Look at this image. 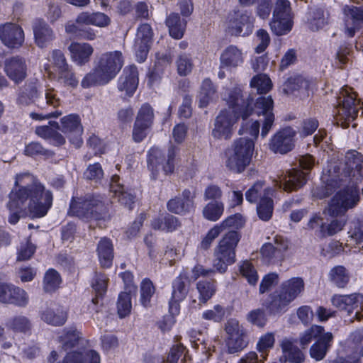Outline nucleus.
Segmentation results:
<instances>
[{
	"label": "nucleus",
	"instance_id": "50",
	"mask_svg": "<svg viewBox=\"0 0 363 363\" xmlns=\"http://www.w3.org/2000/svg\"><path fill=\"white\" fill-rule=\"evenodd\" d=\"M7 325L13 331L23 333L29 331L31 327L30 320L24 315H16L11 318Z\"/></svg>",
	"mask_w": 363,
	"mask_h": 363
},
{
	"label": "nucleus",
	"instance_id": "4",
	"mask_svg": "<svg viewBox=\"0 0 363 363\" xmlns=\"http://www.w3.org/2000/svg\"><path fill=\"white\" fill-rule=\"evenodd\" d=\"M123 63V54L120 51L103 53L94 68L82 79V86L87 89L108 84L116 77Z\"/></svg>",
	"mask_w": 363,
	"mask_h": 363
},
{
	"label": "nucleus",
	"instance_id": "28",
	"mask_svg": "<svg viewBox=\"0 0 363 363\" xmlns=\"http://www.w3.org/2000/svg\"><path fill=\"white\" fill-rule=\"evenodd\" d=\"M288 248L286 243L281 245L271 243L264 244L261 248V255L264 262L268 264H275L281 262L285 257Z\"/></svg>",
	"mask_w": 363,
	"mask_h": 363
},
{
	"label": "nucleus",
	"instance_id": "23",
	"mask_svg": "<svg viewBox=\"0 0 363 363\" xmlns=\"http://www.w3.org/2000/svg\"><path fill=\"white\" fill-rule=\"evenodd\" d=\"M194 195L191 191L185 189L180 196L168 201L167 208L175 214H186L194 209Z\"/></svg>",
	"mask_w": 363,
	"mask_h": 363
},
{
	"label": "nucleus",
	"instance_id": "31",
	"mask_svg": "<svg viewBox=\"0 0 363 363\" xmlns=\"http://www.w3.org/2000/svg\"><path fill=\"white\" fill-rule=\"evenodd\" d=\"M110 192L113 194V196L118 199V202L122 205L130 209L132 208L135 197L130 193L125 191L124 186L121 184L120 178L117 175H114L111 178Z\"/></svg>",
	"mask_w": 363,
	"mask_h": 363
},
{
	"label": "nucleus",
	"instance_id": "15",
	"mask_svg": "<svg viewBox=\"0 0 363 363\" xmlns=\"http://www.w3.org/2000/svg\"><path fill=\"white\" fill-rule=\"evenodd\" d=\"M306 182V173L296 169L278 174L274 180L276 186L289 192L301 188Z\"/></svg>",
	"mask_w": 363,
	"mask_h": 363
},
{
	"label": "nucleus",
	"instance_id": "63",
	"mask_svg": "<svg viewBox=\"0 0 363 363\" xmlns=\"http://www.w3.org/2000/svg\"><path fill=\"white\" fill-rule=\"evenodd\" d=\"M274 341V335L272 333H267L259 338L257 349L261 352V357L263 359L267 358V351L273 347Z\"/></svg>",
	"mask_w": 363,
	"mask_h": 363
},
{
	"label": "nucleus",
	"instance_id": "39",
	"mask_svg": "<svg viewBox=\"0 0 363 363\" xmlns=\"http://www.w3.org/2000/svg\"><path fill=\"white\" fill-rule=\"evenodd\" d=\"M196 289L199 294V308L206 305L207 302L216 294L217 286L216 281L203 280L196 284Z\"/></svg>",
	"mask_w": 363,
	"mask_h": 363
},
{
	"label": "nucleus",
	"instance_id": "33",
	"mask_svg": "<svg viewBox=\"0 0 363 363\" xmlns=\"http://www.w3.org/2000/svg\"><path fill=\"white\" fill-rule=\"evenodd\" d=\"M76 22L81 25H92L104 28L111 23V18L101 12H82L77 17Z\"/></svg>",
	"mask_w": 363,
	"mask_h": 363
},
{
	"label": "nucleus",
	"instance_id": "17",
	"mask_svg": "<svg viewBox=\"0 0 363 363\" xmlns=\"http://www.w3.org/2000/svg\"><path fill=\"white\" fill-rule=\"evenodd\" d=\"M152 35L150 25L143 24L138 28L134 44L138 62H143L146 60L152 44Z\"/></svg>",
	"mask_w": 363,
	"mask_h": 363
},
{
	"label": "nucleus",
	"instance_id": "53",
	"mask_svg": "<svg viewBox=\"0 0 363 363\" xmlns=\"http://www.w3.org/2000/svg\"><path fill=\"white\" fill-rule=\"evenodd\" d=\"M225 308L220 304L215 305L212 308L202 313V318L214 323H220L225 316Z\"/></svg>",
	"mask_w": 363,
	"mask_h": 363
},
{
	"label": "nucleus",
	"instance_id": "56",
	"mask_svg": "<svg viewBox=\"0 0 363 363\" xmlns=\"http://www.w3.org/2000/svg\"><path fill=\"white\" fill-rule=\"evenodd\" d=\"M155 289L152 282L148 279H144L140 284V302L145 307L150 305L151 298L155 294Z\"/></svg>",
	"mask_w": 363,
	"mask_h": 363
},
{
	"label": "nucleus",
	"instance_id": "10",
	"mask_svg": "<svg viewBox=\"0 0 363 363\" xmlns=\"http://www.w3.org/2000/svg\"><path fill=\"white\" fill-rule=\"evenodd\" d=\"M179 148L171 145L167 155H164L160 149L153 147L147 152V167L152 172V177L155 178L160 171L165 174L173 172L174 169L175 157Z\"/></svg>",
	"mask_w": 363,
	"mask_h": 363
},
{
	"label": "nucleus",
	"instance_id": "57",
	"mask_svg": "<svg viewBox=\"0 0 363 363\" xmlns=\"http://www.w3.org/2000/svg\"><path fill=\"white\" fill-rule=\"evenodd\" d=\"M29 303L28 294L23 289L16 286L11 293L8 304H13L18 307L24 308Z\"/></svg>",
	"mask_w": 363,
	"mask_h": 363
},
{
	"label": "nucleus",
	"instance_id": "64",
	"mask_svg": "<svg viewBox=\"0 0 363 363\" xmlns=\"http://www.w3.org/2000/svg\"><path fill=\"white\" fill-rule=\"evenodd\" d=\"M245 219L242 216L240 213L234 214L228 216L221 223L216 224L220 227V230L223 232L227 228H238L243 225Z\"/></svg>",
	"mask_w": 363,
	"mask_h": 363
},
{
	"label": "nucleus",
	"instance_id": "21",
	"mask_svg": "<svg viewBox=\"0 0 363 363\" xmlns=\"http://www.w3.org/2000/svg\"><path fill=\"white\" fill-rule=\"evenodd\" d=\"M0 38L8 48H16L24 42V33L18 25L7 23L0 27Z\"/></svg>",
	"mask_w": 363,
	"mask_h": 363
},
{
	"label": "nucleus",
	"instance_id": "7",
	"mask_svg": "<svg viewBox=\"0 0 363 363\" xmlns=\"http://www.w3.org/2000/svg\"><path fill=\"white\" fill-rule=\"evenodd\" d=\"M255 150L253 139L240 138L225 152V165L234 172H242L250 164Z\"/></svg>",
	"mask_w": 363,
	"mask_h": 363
},
{
	"label": "nucleus",
	"instance_id": "40",
	"mask_svg": "<svg viewBox=\"0 0 363 363\" xmlns=\"http://www.w3.org/2000/svg\"><path fill=\"white\" fill-rule=\"evenodd\" d=\"M166 25L169 28V35L175 39H181L184 33L186 21L181 19L178 13H172L166 18Z\"/></svg>",
	"mask_w": 363,
	"mask_h": 363
},
{
	"label": "nucleus",
	"instance_id": "6",
	"mask_svg": "<svg viewBox=\"0 0 363 363\" xmlns=\"http://www.w3.org/2000/svg\"><path fill=\"white\" fill-rule=\"evenodd\" d=\"M274 102L270 96L257 98L255 104V112L263 119L259 121H243L238 133L240 135L249 134L254 139H257L259 132L260 122H262L261 136L265 138L272 129L274 114L273 113Z\"/></svg>",
	"mask_w": 363,
	"mask_h": 363
},
{
	"label": "nucleus",
	"instance_id": "55",
	"mask_svg": "<svg viewBox=\"0 0 363 363\" xmlns=\"http://www.w3.org/2000/svg\"><path fill=\"white\" fill-rule=\"evenodd\" d=\"M324 331L322 326L313 325L300 335V344L302 347H306L313 339L319 338Z\"/></svg>",
	"mask_w": 363,
	"mask_h": 363
},
{
	"label": "nucleus",
	"instance_id": "37",
	"mask_svg": "<svg viewBox=\"0 0 363 363\" xmlns=\"http://www.w3.org/2000/svg\"><path fill=\"white\" fill-rule=\"evenodd\" d=\"M306 26L312 31L323 28L328 23V15L322 9H312L306 13Z\"/></svg>",
	"mask_w": 363,
	"mask_h": 363
},
{
	"label": "nucleus",
	"instance_id": "51",
	"mask_svg": "<svg viewBox=\"0 0 363 363\" xmlns=\"http://www.w3.org/2000/svg\"><path fill=\"white\" fill-rule=\"evenodd\" d=\"M274 209L273 201L268 197H262L257 206V212L259 218L264 220H269L272 216Z\"/></svg>",
	"mask_w": 363,
	"mask_h": 363
},
{
	"label": "nucleus",
	"instance_id": "20",
	"mask_svg": "<svg viewBox=\"0 0 363 363\" xmlns=\"http://www.w3.org/2000/svg\"><path fill=\"white\" fill-rule=\"evenodd\" d=\"M138 71L135 65L126 67L118 79L117 88L121 95L130 97L138 85Z\"/></svg>",
	"mask_w": 363,
	"mask_h": 363
},
{
	"label": "nucleus",
	"instance_id": "46",
	"mask_svg": "<svg viewBox=\"0 0 363 363\" xmlns=\"http://www.w3.org/2000/svg\"><path fill=\"white\" fill-rule=\"evenodd\" d=\"M224 212V204L220 201H212L208 203L203 208V216L208 220H218Z\"/></svg>",
	"mask_w": 363,
	"mask_h": 363
},
{
	"label": "nucleus",
	"instance_id": "13",
	"mask_svg": "<svg viewBox=\"0 0 363 363\" xmlns=\"http://www.w3.org/2000/svg\"><path fill=\"white\" fill-rule=\"evenodd\" d=\"M350 91L351 89H342L339 106L336 108V123L344 128L348 127L350 122L356 118L358 112L356 96Z\"/></svg>",
	"mask_w": 363,
	"mask_h": 363
},
{
	"label": "nucleus",
	"instance_id": "14",
	"mask_svg": "<svg viewBox=\"0 0 363 363\" xmlns=\"http://www.w3.org/2000/svg\"><path fill=\"white\" fill-rule=\"evenodd\" d=\"M60 122V127L57 122H50V124L61 130L67 135L71 143L79 147L82 143L81 135L83 132L79 116L77 114H69L62 118Z\"/></svg>",
	"mask_w": 363,
	"mask_h": 363
},
{
	"label": "nucleus",
	"instance_id": "1",
	"mask_svg": "<svg viewBox=\"0 0 363 363\" xmlns=\"http://www.w3.org/2000/svg\"><path fill=\"white\" fill-rule=\"evenodd\" d=\"M341 174H336V167L328 169V175L322 178L325 186L319 196L320 199L330 195L336 189L343 186L331 199L324 213L340 216L357 206L359 201V178L363 177V155L356 150L348 151L345 157Z\"/></svg>",
	"mask_w": 363,
	"mask_h": 363
},
{
	"label": "nucleus",
	"instance_id": "47",
	"mask_svg": "<svg viewBox=\"0 0 363 363\" xmlns=\"http://www.w3.org/2000/svg\"><path fill=\"white\" fill-rule=\"evenodd\" d=\"M329 277L330 281L340 288L345 287L350 281L349 272L343 266L333 267L329 273Z\"/></svg>",
	"mask_w": 363,
	"mask_h": 363
},
{
	"label": "nucleus",
	"instance_id": "32",
	"mask_svg": "<svg viewBox=\"0 0 363 363\" xmlns=\"http://www.w3.org/2000/svg\"><path fill=\"white\" fill-rule=\"evenodd\" d=\"M40 317L44 322L49 325L60 326L66 322L67 312L61 306L48 307L42 311Z\"/></svg>",
	"mask_w": 363,
	"mask_h": 363
},
{
	"label": "nucleus",
	"instance_id": "52",
	"mask_svg": "<svg viewBox=\"0 0 363 363\" xmlns=\"http://www.w3.org/2000/svg\"><path fill=\"white\" fill-rule=\"evenodd\" d=\"M250 86L257 89L259 94H265L272 87V81L266 74H257L255 76L251 82Z\"/></svg>",
	"mask_w": 363,
	"mask_h": 363
},
{
	"label": "nucleus",
	"instance_id": "44",
	"mask_svg": "<svg viewBox=\"0 0 363 363\" xmlns=\"http://www.w3.org/2000/svg\"><path fill=\"white\" fill-rule=\"evenodd\" d=\"M217 98L218 95L212 82L208 79H204L199 95V106L206 107Z\"/></svg>",
	"mask_w": 363,
	"mask_h": 363
},
{
	"label": "nucleus",
	"instance_id": "27",
	"mask_svg": "<svg viewBox=\"0 0 363 363\" xmlns=\"http://www.w3.org/2000/svg\"><path fill=\"white\" fill-rule=\"evenodd\" d=\"M33 30L35 43L40 48L46 47L55 38L52 28L41 19L33 22Z\"/></svg>",
	"mask_w": 363,
	"mask_h": 363
},
{
	"label": "nucleus",
	"instance_id": "61",
	"mask_svg": "<svg viewBox=\"0 0 363 363\" xmlns=\"http://www.w3.org/2000/svg\"><path fill=\"white\" fill-rule=\"evenodd\" d=\"M176 63L178 74L181 76H186L192 71L194 64L191 57L186 54L180 55Z\"/></svg>",
	"mask_w": 363,
	"mask_h": 363
},
{
	"label": "nucleus",
	"instance_id": "8",
	"mask_svg": "<svg viewBox=\"0 0 363 363\" xmlns=\"http://www.w3.org/2000/svg\"><path fill=\"white\" fill-rule=\"evenodd\" d=\"M304 286L301 277H292L282 282L279 291L272 296V301L267 306L269 311L272 314L284 311L286 306L303 291Z\"/></svg>",
	"mask_w": 363,
	"mask_h": 363
},
{
	"label": "nucleus",
	"instance_id": "29",
	"mask_svg": "<svg viewBox=\"0 0 363 363\" xmlns=\"http://www.w3.org/2000/svg\"><path fill=\"white\" fill-rule=\"evenodd\" d=\"M254 18L247 13H242L233 21H230L229 29L232 35H248L253 28Z\"/></svg>",
	"mask_w": 363,
	"mask_h": 363
},
{
	"label": "nucleus",
	"instance_id": "30",
	"mask_svg": "<svg viewBox=\"0 0 363 363\" xmlns=\"http://www.w3.org/2000/svg\"><path fill=\"white\" fill-rule=\"evenodd\" d=\"M312 85V82L301 76H298L289 78L284 84V90L287 94L298 91L300 97L304 98L309 96V91Z\"/></svg>",
	"mask_w": 363,
	"mask_h": 363
},
{
	"label": "nucleus",
	"instance_id": "49",
	"mask_svg": "<svg viewBox=\"0 0 363 363\" xmlns=\"http://www.w3.org/2000/svg\"><path fill=\"white\" fill-rule=\"evenodd\" d=\"M61 284V277L60 274L53 269H49L43 279V288L46 292L55 291Z\"/></svg>",
	"mask_w": 363,
	"mask_h": 363
},
{
	"label": "nucleus",
	"instance_id": "11",
	"mask_svg": "<svg viewBox=\"0 0 363 363\" xmlns=\"http://www.w3.org/2000/svg\"><path fill=\"white\" fill-rule=\"evenodd\" d=\"M68 213L86 221L99 220L105 218L106 208L100 200L95 198L72 199Z\"/></svg>",
	"mask_w": 363,
	"mask_h": 363
},
{
	"label": "nucleus",
	"instance_id": "18",
	"mask_svg": "<svg viewBox=\"0 0 363 363\" xmlns=\"http://www.w3.org/2000/svg\"><path fill=\"white\" fill-rule=\"evenodd\" d=\"M246 53L236 45L226 47L220 56V68L232 72L241 67L245 60Z\"/></svg>",
	"mask_w": 363,
	"mask_h": 363
},
{
	"label": "nucleus",
	"instance_id": "22",
	"mask_svg": "<svg viewBox=\"0 0 363 363\" xmlns=\"http://www.w3.org/2000/svg\"><path fill=\"white\" fill-rule=\"evenodd\" d=\"M4 71L8 77L18 84L26 77L27 66L23 58L19 56L7 58L4 64Z\"/></svg>",
	"mask_w": 363,
	"mask_h": 363
},
{
	"label": "nucleus",
	"instance_id": "43",
	"mask_svg": "<svg viewBox=\"0 0 363 363\" xmlns=\"http://www.w3.org/2000/svg\"><path fill=\"white\" fill-rule=\"evenodd\" d=\"M345 214V213L340 216H335L334 217H342ZM331 216L333 217V216ZM346 223L347 219L345 218H334L329 223H325V225H322L318 230L319 236L322 238L333 236L342 231Z\"/></svg>",
	"mask_w": 363,
	"mask_h": 363
},
{
	"label": "nucleus",
	"instance_id": "54",
	"mask_svg": "<svg viewBox=\"0 0 363 363\" xmlns=\"http://www.w3.org/2000/svg\"><path fill=\"white\" fill-rule=\"evenodd\" d=\"M129 292H121L118 296L117 308L118 313L120 318H124L128 315L131 311L132 303L131 296Z\"/></svg>",
	"mask_w": 363,
	"mask_h": 363
},
{
	"label": "nucleus",
	"instance_id": "62",
	"mask_svg": "<svg viewBox=\"0 0 363 363\" xmlns=\"http://www.w3.org/2000/svg\"><path fill=\"white\" fill-rule=\"evenodd\" d=\"M49 60L51 62L53 69L52 72H55L69 66L64 53L60 50H53L50 52Z\"/></svg>",
	"mask_w": 363,
	"mask_h": 363
},
{
	"label": "nucleus",
	"instance_id": "16",
	"mask_svg": "<svg viewBox=\"0 0 363 363\" xmlns=\"http://www.w3.org/2000/svg\"><path fill=\"white\" fill-rule=\"evenodd\" d=\"M344 14V32L350 38L363 28V6H345L342 8Z\"/></svg>",
	"mask_w": 363,
	"mask_h": 363
},
{
	"label": "nucleus",
	"instance_id": "41",
	"mask_svg": "<svg viewBox=\"0 0 363 363\" xmlns=\"http://www.w3.org/2000/svg\"><path fill=\"white\" fill-rule=\"evenodd\" d=\"M108 278L103 273L96 272L91 281V287L96 293V298L91 300V306H89L90 313L96 310L94 308L98 303V297L103 296L106 292Z\"/></svg>",
	"mask_w": 363,
	"mask_h": 363
},
{
	"label": "nucleus",
	"instance_id": "19",
	"mask_svg": "<svg viewBox=\"0 0 363 363\" xmlns=\"http://www.w3.org/2000/svg\"><path fill=\"white\" fill-rule=\"evenodd\" d=\"M295 134V131L289 127L277 132L270 140L269 149L274 153H287L294 146Z\"/></svg>",
	"mask_w": 363,
	"mask_h": 363
},
{
	"label": "nucleus",
	"instance_id": "34",
	"mask_svg": "<svg viewBox=\"0 0 363 363\" xmlns=\"http://www.w3.org/2000/svg\"><path fill=\"white\" fill-rule=\"evenodd\" d=\"M296 340L285 337L280 344L284 357L291 363H302L304 361V354L295 345Z\"/></svg>",
	"mask_w": 363,
	"mask_h": 363
},
{
	"label": "nucleus",
	"instance_id": "36",
	"mask_svg": "<svg viewBox=\"0 0 363 363\" xmlns=\"http://www.w3.org/2000/svg\"><path fill=\"white\" fill-rule=\"evenodd\" d=\"M333 336L331 333H323L310 349L311 357L316 361L322 360L331 346Z\"/></svg>",
	"mask_w": 363,
	"mask_h": 363
},
{
	"label": "nucleus",
	"instance_id": "9",
	"mask_svg": "<svg viewBox=\"0 0 363 363\" xmlns=\"http://www.w3.org/2000/svg\"><path fill=\"white\" fill-rule=\"evenodd\" d=\"M240 236L237 231L226 233L215 248L213 267L220 273H224L229 265L235 262V248Z\"/></svg>",
	"mask_w": 363,
	"mask_h": 363
},
{
	"label": "nucleus",
	"instance_id": "3",
	"mask_svg": "<svg viewBox=\"0 0 363 363\" xmlns=\"http://www.w3.org/2000/svg\"><path fill=\"white\" fill-rule=\"evenodd\" d=\"M223 98L228 107L220 111L216 117L212 135L217 139L228 140L232 137L233 127L240 117L245 121L252 114V109L248 102L244 100L240 86L226 89Z\"/></svg>",
	"mask_w": 363,
	"mask_h": 363
},
{
	"label": "nucleus",
	"instance_id": "60",
	"mask_svg": "<svg viewBox=\"0 0 363 363\" xmlns=\"http://www.w3.org/2000/svg\"><path fill=\"white\" fill-rule=\"evenodd\" d=\"M154 113L152 107L145 104L139 109L135 121L151 127L153 123Z\"/></svg>",
	"mask_w": 363,
	"mask_h": 363
},
{
	"label": "nucleus",
	"instance_id": "2",
	"mask_svg": "<svg viewBox=\"0 0 363 363\" xmlns=\"http://www.w3.org/2000/svg\"><path fill=\"white\" fill-rule=\"evenodd\" d=\"M53 196L50 190L33 175L21 173L16 176L14 186L9 194V222L16 224L26 208L33 217L45 216L51 208Z\"/></svg>",
	"mask_w": 363,
	"mask_h": 363
},
{
	"label": "nucleus",
	"instance_id": "24",
	"mask_svg": "<svg viewBox=\"0 0 363 363\" xmlns=\"http://www.w3.org/2000/svg\"><path fill=\"white\" fill-rule=\"evenodd\" d=\"M334 306L350 313L353 310L359 308L363 311V295L352 294L350 295H335L332 298Z\"/></svg>",
	"mask_w": 363,
	"mask_h": 363
},
{
	"label": "nucleus",
	"instance_id": "38",
	"mask_svg": "<svg viewBox=\"0 0 363 363\" xmlns=\"http://www.w3.org/2000/svg\"><path fill=\"white\" fill-rule=\"evenodd\" d=\"M50 77L55 79L59 83L63 84L65 86H69L73 88L78 85L79 80L76 77L70 65L60 69L55 72H52L49 65L45 67Z\"/></svg>",
	"mask_w": 363,
	"mask_h": 363
},
{
	"label": "nucleus",
	"instance_id": "25",
	"mask_svg": "<svg viewBox=\"0 0 363 363\" xmlns=\"http://www.w3.org/2000/svg\"><path fill=\"white\" fill-rule=\"evenodd\" d=\"M68 50L72 62L79 66L89 62L94 52L93 47L86 43L73 42L69 45Z\"/></svg>",
	"mask_w": 363,
	"mask_h": 363
},
{
	"label": "nucleus",
	"instance_id": "48",
	"mask_svg": "<svg viewBox=\"0 0 363 363\" xmlns=\"http://www.w3.org/2000/svg\"><path fill=\"white\" fill-rule=\"evenodd\" d=\"M189 292V286L186 278L179 275L172 282V297L176 301H183Z\"/></svg>",
	"mask_w": 363,
	"mask_h": 363
},
{
	"label": "nucleus",
	"instance_id": "42",
	"mask_svg": "<svg viewBox=\"0 0 363 363\" xmlns=\"http://www.w3.org/2000/svg\"><path fill=\"white\" fill-rule=\"evenodd\" d=\"M278 10L270 23L272 31L277 35H286L293 27V16H279Z\"/></svg>",
	"mask_w": 363,
	"mask_h": 363
},
{
	"label": "nucleus",
	"instance_id": "59",
	"mask_svg": "<svg viewBox=\"0 0 363 363\" xmlns=\"http://www.w3.org/2000/svg\"><path fill=\"white\" fill-rule=\"evenodd\" d=\"M25 155L30 157L43 156L50 157L52 156L53 153L45 149L39 143L32 142L25 147Z\"/></svg>",
	"mask_w": 363,
	"mask_h": 363
},
{
	"label": "nucleus",
	"instance_id": "12",
	"mask_svg": "<svg viewBox=\"0 0 363 363\" xmlns=\"http://www.w3.org/2000/svg\"><path fill=\"white\" fill-rule=\"evenodd\" d=\"M225 345L230 354L239 352L248 345L247 330L235 318L228 319L224 325Z\"/></svg>",
	"mask_w": 363,
	"mask_h": 363
},
{
	"label": "nucleus",
	"instance_id": "45",
	"mask_svg": "<svg viewBox=\"0 0 363 363\" xmlns=\"http://www.w3.org/2000/svg\"><path fill=\"white\" fill-rule=\"evenodd\" d=\"M273 192L274 190L271 187H264V183L258 182L247 191L245 197L249 202L255 203L258 199L272 196Z\"/></svg>",
	"mask_w": 363,
	"mask_h": 363
},
{
	"label": "nucleus",
	"instance_id": "26",
	"mask_svg": "<svg viewBox=\"0 0 363 363\" xmlns=\"http://www.w3.org/2000/svg\"><path fill=\"white\" fill-rule=\"evenodd\" d=\"M17 102L23 106L34 103L38 108L44 109L43 99L39 97L38 82H33L26 84L24 90L20 93Z\"/></svg>",
	"mask_w": 363,
	"mask_h": 363
},
{
	"label": "nucleus",
	"instance_id": "58",
	"mask_svg": "<svg viewBox=\"0 0 363 363\" xmlns=\"http://www.w3.org/2000/svg\"><path fill=\"white\" fill-rule=\"evenodd\" d=\"M240 272L249 284L255 285L258 281L257 272L252 264L249 261H244L240 264Z\"/></svg>",
	"mask_w": 363,
	"mask_h": 363
},
{
	"label": "nucleus",
	"instance_id": "35",
	"mask_svg": "<svg viewBox=\"0 0 363 363\" xmlns=\"http://www.w3.org/2000/svg\"><path fill=\"white\" fill-rule=\"evenodd\" d=\"M96 252L100 264L104 268L112 266L113 259V246L110 239L103 238L98 243Z\"/></svg>",
	"mask_w": 363,
	"mask_h": 363
},
{
	"label": "nucleus",
	"instance_id": "5",
	"mask_svg": "<svg viewBox=\"0 0 363 363\" xmlns=\"http://www.w3.org/2000/svg\"><path fill=\"white\" fill-rule=\"evenodd\" d=\"M61 347L67 351L62 361L57 363H101V357L98 352L94 350H76L81 340V334L75 328H65L57 337Z\"/></svg>",
	"mask_w": 363,
	"mask_h": 363
}]
</instances>
